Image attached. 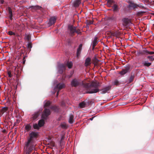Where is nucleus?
Returning <instances> with one entry per match:
<instances>
[{
  "label": "nucleus",
  "mask_w": 154,
  "mask_h": 154,
  "mask_svg": "<svg viewBox=\"0 0 154 154\" xmlns=\"http://www.w3.org/2000/svg\"><path fill=\"white\" fill-rule=\"evenodd\" d=\"M38 135V132L32 131L29 134L27 141L25 143L24 151L26 154H30L35 147V141Z\"/></svg>",
  "instance_id": "nucleus-1"
},
{
  "label": "nucleus",
  "mask_w": 154,
  "mask_h": 154,
  "mask_svg": "<svg viewBox=\"0 0 154 154\" xmlns=\"http://www.w3.org/2000/svg\"><path fill=\"white\" fill-rule=\"evenodd\" d=\"M82 85L85 88L87 89V93L93 94L97 93L100 91L99 89V84L98 82H92L90 84L89 83L82 82Z\"/></svg>",
  "instance_id": "nucleus-2"
},
{
  "label": "nucleus",
  "mask_w": 154,
  "mask_h": 154,
  "mask_svg": "<svg viewBox=\"0 0 154 154\" xmlns=\"http://www.w3.org/2000/svg\"><path fill=\"white\" fill-rule=\"evenodd\" d=\"M72 63L69 61H68L64 64H58L57 67L58 73L60 74L62 73L65 70L66 66L70 69L72 68Z\"/></svg>",
  "instance_id": "nucleus-3"
},
{
  "label": "nucleus",
  "mask_w": 154,
  "mask_h": 154,
  "mask_svg": "<svg viewBox=\"0 0 154 154\" xmlns=\"http://www.w3.org/2000/svg\"><path fill=\"white\" fill-rule=\"evenodd\" d=\"M44 107L45 108L49 107L51 104V102L49 101H45L44 103ZM51 113L50 110L45 108L43 111L42 116V118L44 119H46L50 115Z\"/></svg>",
  "instance_id": "nucleus-4"
},
{
  "label": "nucleus",
  "mask_w": 154,
  "mask_h": 154,
  "mask_svg": "<svg viewBox=\"0 0 154 154\" xmlns=\"http://www.w3.org/2000/svg\"><path fill=\"white\" fill-rule=\"evenodd\" d=\"M65 85L63 83H59L56 85L53 89V91H52L53 94H54L57 91H60V90L65 87Z\"/></svg>",
  "instance_id": "nucleus-5"
},
{
  "label": "nucleus",
  "mask_w": 154,
  "mask_h": 154,
  "mask_svg": "<svg viewBox=\"0 0 154 154\" xmlns=\"http://www.w3.org/2000/svg\"><path fill=\"white\" fill-rule=\"evenodd\" d=\"M80 84V82L78 79H73L71 81V85L72 87H76L79 86Z\"/></svg>",
  "instance_id": "nucleus-6"
},
{
  "label": "nucleus",
  "mask_w": 154,
  "mask_h": 154,
  "mask_svg": "<svg viewBox=\"0 0 154 154\" xmlns=\"http://www.w3.org/2000/svg\"><path fill=\"white\" fill-rule=\"evenodd\" d=\"M68 29L70 31V33L72 34L75 32L79 33L78 30L76 29V27H75L73 26H68Z\"/></svg>",
  "instance_id": "nucleus-7"
},
{
  "label": "nucleus",
  "mask_w": 154,
  "mask_h": 154,
  "mask_svg": "<svg viewBox=\"0 0 154 154\" xmlns=\"http://www.w3.org/2000/svg\"><path fill=\"white\" fill-rule=\"evenodd\" d=\"M111 87L110 86H108L105 87L102 90H100V91H101V93L102 94H104L106 93H108V91L110 90Z\"/></svg>",
  "instance_id": "nucleus-8"
},
{
  "label": "nucleus",
  "mask_w": 154,
  "mask_h": 154,
  "mask_svg": "<svg viewBox=\"0 0 154 154\" xmlns=\"http://www.w3.org/2000/svg\"><path fill=\"white\" fill-rule=\"evenodd\" d=\"M122 21L126 26H129L131 24V20L128 18H124L122 19Z\"/></svg>",
  "instance_id": "nucleus-9"
},
{
  "label": "nucleus",
  "mask_w": 154,
  "mask_h": 154,
  "mask_svg": "<svg viewBox=\"0 0 154 154\" xmlns=\"http://www.w3.org/2000/svg\"><path fill=\"white\" fill-rule=\"evenodd\" d=\"M56 21V18L55 17H51L49 20L48 24L49 25L51 26L55 23Z\"/></svg>",
  "instance_id": "nucleus-10"
},
{
  "label": "nucleus",
  "mask_w": 154,
  "mask_h": 154,
  "mask_svg": "<svg viewBox=\"0 0 154 154\" xmlns=\"http://www.w3.org/2000/svg\"><path fill=\"white\" fill-rule=\"evenodd\" d=\"M98 38L97 37H95L92 43V46L93 49H94L95 47L97 45L98 43V42L97 41V39Z\"/></svg>",
  "instance_id": "nucleus-11"
},
{
  "label": "nucleus",
  "mask_w": 154,
  "mask_h": 154,
  "mask_svg": "<svg viewBox=\"0 0 154 154\" xmlns=\"http://www.w3.org/2000/svg\"><path fill=\"white\" fill-rule=\"evenodd\" d=\"M82 44H80L78 48L77 49V57H79L81 52V50L82 49Z\"/></svg>",
  "instance_id": "nucleus-12"
},
{
  "label": "nucleus",
  "mask_w": 154,
  "mask_h": 154,
  "mask_svg": "<svg viewBox=\"0 0 154 154\" xmlns=\"http://www.w3.org/2000/svg\"><path fill=\"white\" fill-rule=\"evenodd\" d=\"M40 114V112L39 111H37L34 113V114L32 115V119L33 120H35L38 117Z\"/></svg>",
  "instance_id": "nucleus-13"
},
{
  "label": "nucleus",
  "mask_w": 154,
  "mask_h": 154,
  "mask_svg": "<svg viewBox=\"0 0 154 154\" xmlns=\"http://www.w3.org/2000/svg\"><path fill=\"white\" fill-rule=\"evenodd\" d=\"M91 59L89 57H88L85 60V66L86 67L88 66L91 64Z\"/></svg>",
  "instance_id": "nucleus-14"
},
{
  "label": "nucleus",
  "mask_w": 154,
  "mask_h": 154,
  "mask_svg": "<svg viewBox=\"0 0 154 154\" xmlns=\"http://www.w3.org/2000/svg\"><path fill=\"white\" fill-rule=\"evenodd\" d=\"M129 69L128 67L126 68L125 69H123L122 71L119 72V74L122 75H123L127 73Z\"/></svg>",
  "instance_id": "nucleus-15"
},
{
  "label": "nucleus",
  "mask_w": 154,
  "mask_h": 154,
  "mask_svg": "<svg viewBox=\"0 0 154 154\" xmlns=\"http://www.w3.org/2000/svg\"><path fill=\"white\" fill-rule=\"evenodd\" d=\"M87 103L85 101H83L79 103V106L80 108H83L87 106Z\"/></svg>",
  "instance_id": "nucleus-16"
},
{
  "label": "nucleus",
  "mask_w": 154,
  "mask_h": 154,
  "mask_svg": "<svg viewBox=\"0 0 154 154\" xmlns=\"http://www.w3.org/2000/svg\"><path fill=\"white\" fill-rule=\"evenodd\" d=\"M108 19L109 21H111L113 23L115 22L116 20V17L114 16H112L111 17H109Z\"/></svg>",
  "instance_id": "nucleus-17"
},
{
  "label": "nucleus",
  "mask_w": 154,
  "mask_h": 154,
  "mask_svg": "<svg viewBox=\"0 0 154 154\" xmlns=\"http://www.w3.org/2000/svg\"><path fill=\"white\" fill-rule=\"evenodd\" d=\"M129 7L131 8L134 9L137 7V5L133 3L130 2L129 5Z\"/></svg>",
  "instance_id": "nucleus-18"
},
{
  "label": "nucleus",
  "mask_w": 154,
  "mask_h": 154,
  "mask_svg": "<svg viewBox=\"0 0 154 154\" xmlns=\"http://www.w3.org/2000/svg\"><path fill=\"white\" fill-rule=\"evenodd\" d=\"M80 3V0H76L73 3V6L75 7H78Z\"/></svg>",
  "instance_id": "nucleus-19"
},
{
  "label": "nucleus",
  "mask_w": 154,
  "mask_h": 154,
  "mask_svg": "<svg viewBox=\"0 0 154 154\" xmlns=\"http://www.w3.org/2000/svg\"><path fill=\"white\" fill-rule=\"evenodd\" d=\"M106 1H107V5L109 7H111L112 4L115 3L114 1L112 0H106Z\"/></svg>",
  "instance_id": "nucleus-20"
},
{
  "label": "nucleus",
  "mask_w": 154,
  "mask_h": 154,
  "mask_svg": "<svg viewBox=\"0 0 154 154\" xmlns=\"http://www.w3.org/2000/svg\"><path fill=\"white\" fill-rule=\"evenodd\" d=\"M142 64L144 66L148 67L151 65L152 63H151L148 62L147 61L143 62Z\"/></svg>",
  "instance_id": "nucleus-21"
},
{
  "label": "nucleus",
  "mask_w": 154,
  "mask_h": 154,
  "mask_svg": "<svg viewBox=\"0 0 154 154\" xmlns=\"http://www.w3.org/2000/svg\"><path fill=\"white\" fill-rule=\"evenodd\" d=\"M50 108L55 112H57L58 111V108L56 106H51Z\"/></svg>",
  "instance_id": "nucleus-22"
},
{
  "label": "nucleus",
  "mask_w": 154,
  "mask_h": 154,
  "mask_svg": "<svg viewBox=\"0 0 154 154\" xmlns=\"http://www.w3.org/2000/svg\"><path fill=\"white\" fill-rule=\"evenodd\" d=\"M74 116L70 114L69 116V122L70 124H72L73 121Z\"/></svg>",
  "instance_id": "nucleus-23"
},
{
  "label": "nucleus",
  "mask_w": 154,
  "mask_h": 154,
  "mask_svg": "<svg viewBox=\"0 0 154 154\" xmlns=\"http://www.w3.org/2000/svg\"><path fill=\"white\" fill-rule=\"evenodd\" d=\"M30 8L32 9L38 10L40 9L41 8V7L38 5H36L35 6H31Z\"/></svg>",
  "instance_id": "nucleus-24"
},
{
  "label": "nucleus",
  "mask_w": 154,
  "mask_h": 154,
  "mask_svg": "<svg viewBox=\"0 0 154 154\" xmlns=\"http://www.w3.org/2000/svg\"><path fill=\"white\" fill-rule=\"evenodd\" d=\"M45 124L44 121L43 119H41L39 121L38 124L40 127H41L43 126Z\"/></svg>",
  "instance_id": "nucleus-25"
},
{
  "label": "nucleus",
  "mask_w": 154,
  "mask_h": 154,
  "mask_svg": "<svg viewBox=\"0 0 154 154\" xmlns=\"http://www.w3.org/2000/svg\"><path fill=\"white\" fill-rule=\"evenodd\" d=\"M8 109V108L7 107H2L1 111V112L3 114L4 113L6 112Z\"/></svg>",
  "instance_id": "nucleus-26"
},
{
  "label": "nucleus",
  "mask_w": 154,
  "mask_h": 154,
  "mask_svg": "<svg viewBox=\"0 0 154 154\" xmlns=\"http://www.w3.org/2000/svg\"><path fill=\"white\" fill-rule=\"evenodd\" d=\"M113 11H118L119 8L118 6L116 4H114L113 6Z\"/></svg>",
  "instance_id": "nucleus-27"
},
{
  "label": "nucleus",
  "mask_w": 154,
  "mask_h": 154,
  "mask_svg": "<svg viewBox=\"0 0 154 154\" xmlns=\"http://www.w3.org/2000/svg\"><path fill=\"white\" fill-rule=\"evenodd\" d=\"M112 84L113 85H117L119 84V82L117 80L115 79L112 82Z\"/></svg>",
  "instance_id": "nucleus-28"
},
{
  "label": "nucleus",
  "mask_w": 154,
  "mask_h": 154,
  "mask_svg": "<svg viewBox=\"0 0 154 154\" xmlns=\"http://www.w3.org/2000/svg\"><path fill=\"white\" fill-rule=\"evenodd\" d=\"M33 128L34 129H38L39 128V127H40V126H39L38 124H33Z\"/></svg>",
  "instance_id": "nucleus-29"
},
{
  "label": "nucleus",
  "mask_w": 154,
  "mask_h": 154,
  "mask_svg": "<svg viewBox=\"0 0 154 154\" xmlns=\"http://www.w3.org/2000/svg\"><path fill=\"white\" fill-rule=\"evenodd\" d=\"M31 128V126L30 125H27L25 127V129L27 131H29Z\"/></svg>",
  "instance_id": "nucleus-30"
},
{
  "label": "nucleus",
  "mask_w": 154,
  "mask_h": 154,
  "mask_svg": "<svg viewBox=\"0 0 154 154\" xmlns=\"http://www.w3.org/2000/svg\"><path fill=\"white\" fill-rule=\"evenodd\" d=\"M147 58L149 59V60L150 61H152L154 60V57L153 56H148L147 57Z\"/></svg>",
  "instance_id": "nucleus-31"
},
{
  "label": "nucleus",
  "mask_w": 154,
  "mask_h": 154,
  "mask_svg": "<svg viewBox=\"0 0 154 154\" xmlns=\"http://www.w3.org/2000/svg\"><path fill=\"white\" fill-rule=\"evenodd\" d=\"M61 127L63 129H66L67 128V126L66 124L65 123H62L61 124Z\"/></svg>",
  "instance_id": "nucleus-32"
},
{
  "label": "nucleus",
  "mask_w": 154,
  "mask_h": 154,
  "mask_svg": "<svg viewBox=\"0 0 154 154\" xmlns=\"http://www.w3.org/2000/svg\"><path fill=\"white\" fill-rule=\"evenodd\" d=\"M8 34L10 35H15V33L11 31H9L8 32Z\"/></svg>",
  "instance_id": "nucleus-33"
},
{
  "label": "nucleus",
  "mask_w": 154,
  "mask_h": 154,
  "mask_svg": "<svg viewBox=\"0 0 154 154\" xmlns=\"http://www.w3.org/2000/svg\"><path fill=\"white\" fill-rule=\"evenodd\" d=\"M25 38L28 41H29L30 39V37L29 35H25Z\"/></svg>",
  "instance_id": "nucleus-34"
},
{
  "label": "nucleus",
  "mask_w": 154,
  "mask_h": 154,
  "mask_svg": "<svg viewBox=\"0 0 154 154\" xmlns=\"http://www.w3.org/2000/svg\"><path fill=\"white\" fill-rule=\"evenodd\" d=\"M8 11L9 12V14H12V11L10 7H8Z\"/></svg>",
  "instance_id": "nucleus-35"
},
{
  "label": "nucleus",
  "mask_w": 154,
  "mask_h": 154,
  "mask_svg": "<svg viewBox=\"0 0 154 154\" xmlns=\"http://www.w3.org/2000/svg\"><path fill=\"white\" fill-rule=\"evenodd\" d=\"M143 52L146 53V55L149 54L150 51H149L147 50H143Z\"/></svg>",
  "instance_id": "nucleus-36"
},
{
  "label": "nucleus",
  "mask_w": 154,
  "mask_h": 154,
  "mask_svg": "<svg viewBox=\"0 0 154 154\" xmlns=\"http://www.w3.org/2000/svg\"><path fill=\"white\" fill-rule=\"evenodd\" d=\"M8 75L9 77L11 78L12 77V75H11V71H8Z\"/></svg>",
  "instance_id": "nucleus-37"
},
{
  "label": "nucleus",
  "mask_w": 154,
  "mask_h": 154,
  "mask_svg": "<svg viewBox=\"0 0 154 154\" xmlns=\"http://www.w3.org/2000/svg\"><path fill=\"white\" fill-rule=\"evenodd\" d=\"M133 79V77L132 76H131L129 79V82H131L132 81Z\"/></svg>",
  "instance_id": "nucleus-38"
},
{
  "label": "nucleus",
  "mask_w": 154,
  "mask_h": 154,
  "mask_svg": "<svg viewBox=\"0 0 154 154\" xmlns=\"http://www.w3.org/2000/svg\"><path fill=\"white\" fill-rule=\"evenodd\" d=\"M12 16H13L12 14H9V18L11 20H12Z\"/></svg>",
  "instance_id": "nucleus-39"
},
{
  "label": "nucleus",
  "mask_w": 154,
  "mask_h": 154,
  "mask_svg": "<svg viewBox=\"0 0 154 154\" xmlns=\"http://www.w3.org/2000/svg\"><path fill=\"white\" fill-rule=\"evenodd\" d=\"M65 103L64 101H62L61 102V105L62 106H64L65 105Z\"/></svg>",
  "instance_id": "nucleus-40"
},
{
  "label": "nucleus",
  "mask_w": 154,
  "mask_h": 154,
  "mask_svg": "<svg viewBox=\"0 0 154 154\" xmlns=\"http://www.w3.org/2000/svg\"><path fill=\"white\" fill-rule=\"evenodd\" d=\"M87 23L88 24H91L93 23V22L91 21L88 22Z\"/></svg>",
  "instance_id": "nucleus-41"
},
{
  "label": "nucleus",
  "mask_w": 154,
  "mask_h": 154,
  "mask_svg": "<svg viewBox=\"0 0 154 154\" xmlns=\"http://www.w3.org/2000/svg\"><path fill=\"white\" fill-rule=\"evenodd\" d=\"M73 74V72H71L70 73V76H69V78H70L72 76V75Z\"/></svg>",
  "instance_id": "nucleus-42"
},
{
  "label": "nucleus",
  "mask_w": 154,
  "mask_h": 154,
  "mask_svg": "<svg viewBox=\"0 0 154 154\" xmlns=\"http://www.w3.org/2000/svg\"><path fill=\"white\" fill-rule=\"evenodd\" d=\"M154 54V51H150L149 54Z\"/></svg>",
  "instance_id": "nucleus-43"
},
{
  "label": "nucleus",
  "mask_w": 154,
  "mask_h": 154,
  "mask_svg": "<svg viewBox=\"0 0 154 154\" xmlns=\"http://www.w3.org/2000/svg\"><path fill=\"white\" fill-rule=\"evenodd\" d=\"M57 91V94H56V97H57L58 95V94H59V91Z\"/></svg>",
  "instance_id": "nucleus-44"
},
{
  "label": "nucleus",
  "mask_w": 154,
  "mask_h": 154,
  "mask_svg": "<svg viewBox=\"0 0 154 154\" xmlns=\"http://www.w3.org/2000/svg\"><path fill=\"white\" fill-rule=\"evenodd\" d=\"M137 7H142V8L143 7L142 6V5H137Z\"/></svg>",
  "instance_id": "nucleus-45"
},
{
  "label": "nucleus",
  "mask_w": 154,
  "mask_h": 154,
  "mask_svg": "<svg viewBox=\"0 0 154 154\" xmlns=\"http://www.w3.org/2000/svg\"><path fill=\"white\" fill-rule=\"evenodd\" d=\"M57 83V81H55L54 82V85H55V83Z\"/></svg>",
  "instance_id": "nucleus-46"
},
{
  "label": "nucleus",
  "mask_w": 154,
  "mask_h": 154,
  "mask_svg": "<svg viewBox=\"0 0 154 154\" xmlns=\"http://www.w3.org/2000/svg\"><path fill=\"white\" fill-rule=\"evenodd\" d=\"M14 68V71H15L16 70V67L15 66H14L13 68Z\"/></svg>",
  "instance_id": "nucleus-47"
},
{
  "label": "nucleus",
  "mask_w": 154,
  "mask_h": 154,
  "mask_svg": "<svg viewBox=\"0 0 154 154\" xmlns=\"http://www.w3.org/2000/svg\"><path fill=\"white\" fill-rule=\"evenodd\" d=\"M90 120H92L93 119V117H91V118H90Z\"/></svg>",
  "instance_id": "nucleus-48"
},
{
  "label": "nucleus",
  "mask_w": 154,
  "mask_h": 154,
  "mask_svg": "<svg viewBox=\"0 0 154 154\" xmlns=\"http://www.w3.org/2000/svg\"><path fill=\"white\" fill-rule=\"evenodd\" d=\"M115 34L116 35H118V34L117 33V32L115 33Z\"/></svg>",
  "instance_id": "nucleus-49"
},
{
  "label": "nucleus",
  "mask_w": 154,
  "mask_h": 154,
  "mask_svg": "<svg viewBox=\"0 0 154 154\" xmlns=\"http://www.w3.org/2000/svg\"><path fill=\"white\" fill-rule=\"evenodd\" d=\"M25 63V61H23V63Z\"/></svg>",
  "instance_id": "nucleus-50"
},
{
  "label": "nucleus",
  "mask_w": 154,
  "mask_h": 154,
  "mask_svg": "<svg viewBox=\"0 0 154 154\" xmlns=\"http://www.w3.org/2000/svg\"><path fill=\"white\" fill-rule=\"evenodd\" d=\"M153 56L154 57V55Z\"/></svg>",
  "instance_id": "nucleus-51"
}]
</instances>
